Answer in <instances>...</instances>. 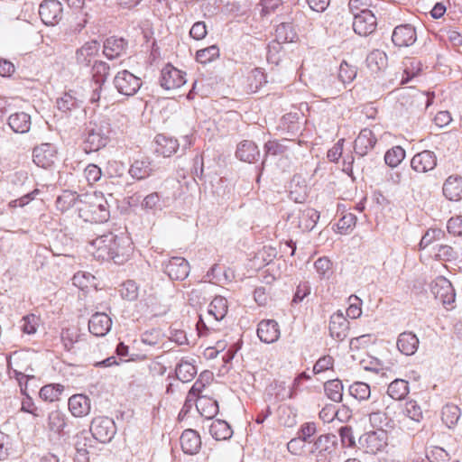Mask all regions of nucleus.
I'll list each match as a JSON object with an SVG mask.
<instances>
[{
    "label": "nucleus",
    "instance_id": "1",
    "mask_svg": "<svg viewBox=\"0 0 462 462\" xmlns=\"http://www.w3.org/2000/svg\"><path fill=\"white\" fill-rule=\"evenodd\" d=\"M112 133L111 119L108 116H98L90 120L84 132V151L89 153L106 147Z\"/></svg>",
    "mask_w": 462,
    "mask_h": 462
},
{
    "label": "nucleus",
    "instance_id": "2",
    "mask_svg": "<svg viewBox=\"0 0 462 462\" xmlns=\"http://www.w3.org/2000/svg\"><path fill=\"white\" fill-rule=\"evenodd\" d=\"M79 216L86 222L104 223L109 219L110 211L102 193L82 194L78 206Z\"/></svg>",
    "mask_w": 462,
    "mask_h": 462
},
{
    "label": "nucleus",
    "instance_id": "3",
    "mask_svg": "<svg viewBox=\"0 0 462 462\" xmlns=\"http://www.w3.org/2000/svg\"><path fill=\"white\" fill-rule=\"evenodd\" d=\"M113 84L119 94L132 97L138 92L143 81L129 70L123 69L116 74Z\"/></svg>",
    "mask_w": 462,
    "mask_h": 462
},
{
    "label": "nucleus",
    "instance_id": "4",
    "mask_svg": "<svg viewBox=\"0 0 462 462\" xmlns=\"http://www.w3.org/2000/svg\"><path fill=\"white\" fill-rule=\"evenodd\" d=\"M431 291L435 299L439 300L445 309L453 310L455 308V289L447 278L443 276L438 277L431 286Z\"/></svg>",
    "mask_w": 462,
    "mask_h": 462
},
{
    "label": "nucleus",
    "instance_id": "5",
    "mask_svg": "<svg viewBox=\"0 0 462 462\" xmlns=\"http://www.w3.org/2000/svg\"><path fill=\"white\" fill-rule=\"evenodd\" d=\"M359 443L366 453L376 454L387 447L388 433L383 429L366 432L360 437Z\"/></svg>",
    "mask_w": 462,
    "mask_h": 462
},
{
    "label": "nucleus",
    "instance_id": "6",
    "mask_svg": "<svg viewBox=\"0 0 462 462\" xmlns=\"http://www.w3.org/2000/svg\"><path fill=\"white\" fill-rule=\"evenodd\" d=\"M90 431L97 441L106 443L114 438L116 432V424L108 417H97L91 421Z\"/></svg>",
    "mask_w": 462,
    "mask_h": 462
},
{
    "label": "nucleus",
    "instance_id": "7",
    "mask_svg": "<svg viewBox=\"0 0 462 462\" xmlns=\"http://www.w3.org/2000/svg\"><path fill=\"white\" fill-rule=\"evenodd\" d=\"M39 15L46 25L54 26L58 24L63 17L61 3L58 0H43L39 6Z\"/></svg>",
    "mask_w": 462,
    "mask_h": 462
},
{
    "label": "nucleus",
    "instance_id": "8",
    "mask_svg": "<svg viewBox=\"0 0 462 462\" xmlns=\"http://www.w3.org/2000/svg\"><path fill=\"white\" fill-rule=\"evenodd\" d=\"M112 239H114L113 233H107L96 237L88 242L87 247L88 251L97 260L110 261L111 258V246H109Z\"/></svg>",
    "mask_w": 462,
    "mask_h": 462
},
{
    "label": "nucleus",
    "instance_id": "9",
    "mask_svg": "<svg viewBox=\"0 0 462 462\" xmlns=\"http://www.w3.org/2000/svg\"><path fill=\"white\" fill-rule=\"evenodd\" d=\"M57 160V148L50 143H41L32 150L33 162L43 169L51 168Z\"/></svg>",
    "mask_w": 462,
    "mask_h": 462
},
{
    "label": "nucleus",
    "instance_id": "10",
    "mask_svg": "<svg viewBox=\"0 0 462 462\" xmlns=\"http://www.w3.org/2000/svg\"><path fill=\"white\" fill-rule=\"evenodd\" d=\"M162 265L164 273L172 281H182L186 279L189 273V264L183 257H171Z\"/></svg>",
    "mask_w": 462,
    "mask_h": 462
},
{
    "label": "nucleus",
    "instance_id": "11",
    "mask_svg": "<svg viewBox=\"0 0 462 462\" xmlns=\"http://www.w3.org/2000/svg\"><path fill=\"white\" fill-rule=\"evenodd\" d=\"M160 83L167 90L178 88L186 83L185 73L167 64L161 71Z\"/></svg>",
    "mask_w": 462,
    "mask_h": 462
},
{
    "label": "nucleus",
    "instance_id": "12",
    "mask_svg": "<svg viewBox=\"0 0 462 462\" xmlns=\"http://www.w3.org/2000/svg\"><path fill=\"white\" fill-rule=\"evenodd\" d=\"M109 246H111L110 252L111 258L116 264H123L126 262L132 253V246L129 239L125 236H117L114 235V239H112Z\"/></svg>",
    "mask_w": 462,
    "mask_h": 462
},
{
    "label": "nucleus",
    "instance_id": "13",
    "mask_svg": "<svg viewBox=\"0 0 462 462\" xmlns=\"http://www.w3.org/2000/svg\"><path fill=\"white\" fill-rule=\"evenodd\" d=\"M353 30L360 36H368L376 29L377 22L376 17L370 12H362L353 15Z\"/></svg>",
    "mask_w": 462,
    "mask_h": 462
},
{
    "label": "nucleus",
    "instance_id": "14",
    "mask_svg": "<svg viewBox=\"0 0 462 462\" xmlns=\"http://www.w3.org/2000/svg\"><path fill=\"white\" fill-rule=\"evenodd\" d=\"M416 40L415 27L409 23L396 26L392 34V42L397 47L411 46Z\"/></svg>",
    "mask_w": 462,
    "mask_h": 462
},
{
    "label": "nucleus",
    "instance_id": "15",
    "mask_svg": "<svg viewBox=\"0 0 462 462\" xmlns=\"http://www.w3.org/2000/svg\"><path fill=\"white\" fill-rule=\"evenodd\" d=\"M256 334L262 342L265 344L274 343L281 336L280 326L274 319H263L257 325Z\"/></svg>",
    "mask_w": 462,
    "mask_h": 462
},
{
    "label": "nucleus",
    "instance_id": "16",
    "mask_svg": "<svg viewBox=\"0 0 462 462\" xmlns=\"http://www.w3.org/2000/svg\"><path fill=\"white\" fill-rule=\"evenodd\" d=\"M437 166V156L434 152L424 150L416 153L411 160V167L419 173L432 171Z\"/></svg>",
    "mask_w": 462,
    "mask_h": 462
},
{
    "label": "nucleus",
    "instance_id": "17",
    "mask_svg": "<svg viewBox=\"0 0 462 462\" xmlns=\"http://www.w3.org/2000/svg\"><path fill=\"white\" fill-rule=\"evenodd\" d=\"M100 44L96 40H91L85 42L80 48L77 49L75 52V60L77 65L79 67H90L92 60L98 54Z\"/></svg>",
    "mask_w": 462,
    "mask_h": 462
},
{
    "label": "nucleus",
    "instance_id": "18",
    "mask_svg": "<svg viewBox=\"0 0 462 462\" xmlns=\"http://www.w3.org/2000/svg\"><path fill=\"white\" fill-rule=\"evenodd\" d=\"M328 328L331 337L338 342H342L348 335L349 321L343 313L338 310L330 317Z\"/></svg>",
    "mask_w": 462,
    "mask_h": 462
},
{
    "label": "nucleus",
    "instance_id": "19",
    "mask_svg": "<svg viewBox=\"0 0 462 462\" xmlns=\"http://www.w3.org/2000/svg\"><path fill=\"white\" fill-rule=\"evenodd\" d=\"M128 42L120 37L111 36L103 44V53L108 60L117 59L126 53Z\"/></svg>",
    "mask_w": 462,
    "mask_h": 462
},
{
    "label": "nucleus",
    "instance_id": "20",
    "mask_svg": "<svg viewBox=\"0 0 462 462\" xmlns=\"http://www.w3.org/2000/svg\"><path fill=\"white\" fill-rule=\"evenodd\" d=\"M112 319L104 312H96L88 320V330L96 337H104L111 329Z\"/></svg>",
    "mask_w": 462,
    "mask_h": 462
},
{
    "label": "nucleus",
    "instance_id": "21",
    "mask_svg": "<svg viewBox=\"0 0 462 462\" xmlns=\"http://www.w3.org/2000/svg\"><path fill=\"white\" fill-rule=\"evenodd\" d=\"M376 142L377 139L370 129H362L354 143L356 154L364 157L374 147Z\"/></svg>",
    "mask_w": 462,
    "mask_h": 462
},
{
    "label": "nucleus",
    "instance_id": "22",
    "mask_svg": "<svg viewBox=\"0 0 462 462\" xmlns=\"http://www.w3.org/2000/svg\"><path fill=\"white\" fill-rule=\"evenodd\" d=\"M68 406L74 417L80 418L90 412L91 401L87 395L77 393L69 397Z\"/></svg>",
    "mask_w": 462,
    "mask_h": 462
},
{
    "label": "nucleus",
    "instance_id": "23",
    "mask_svg": "<svg viewBox=\"0 0 462 462\" xmlns=\"http://www.w3.org/2000/svg\"><path fill=\"white\" fill-rule=\"evenodd\" d=\"M180 441L182 451L189 455L197 454L201 448L199 434L191 429L185 430L182 432Z\"/></svg>",
    "mask_w": 462,
    "mask_h": 462
},
{
    "label": "nucleus",
    "instance_id": "24",
    "mask_svg": "<svg viewBox=\"0 0 462 462\" xmlns=\"http://www.w3.org/2000/svg\"><path fill=\"white\" fill-rule=\"evenodd\" d=\"M442 192L448 200H460L462 199V177L457 174L448 177L444 181Z\"/></svg>",
    "mask_w": 462,
    "mask_h": 462
},
{
    "label": "nucleus",
    "instance_id": "25",
    "mask_svg": "<svg viewBox=\"0 0 462 462\" xmlns=\"http://www.w3.org/2000/svg\"><path fill=\"white\" fill-rule=\"evenodd\" d=\"M236 156L242 162L253 163L259 159L260 151L253 141L244 140L237 144Z\"/></svg>",
    "mask_w": 462,
    "mask_h": 462
},
{
    "label": "nucleus",
    "instance_id": "26",
    "mask_svg": "<svg viewBox=\"0 0 462 462\" xmlns=\"http://www.w3.org/2000/svg\"><path fill=\"white\" fill-rule=\"evenodd\" d=\"M396 345L402 354L412 356L419 347V338L414 333L405 331L399 335Z\"/></svg>",
    "mask_w": 462,
    "mask_h": 462
},
{
    "label": "nucleus",
    "instance_id": "27",
    "mask_svg": "<svg viewBox=\"0 0 462 462\" xmlns=\"http://www.w3.org/2000/svg\"><path fill=\"white\" fill-rule=\"evenodd\" d=\"M152 171V161L147 157H143L134 161L128 173L133 179L142 180L151 176Z\"/></svg>",
    "mask_w": 462,
    "mask_h": 462
},
{
    "label": "nucleus",
    "instance_id": "28",
    "mask_svg": "<svg viewBox=\"0 0 462 462\" xmlns=\"http://www.w3.org/2000/svg\"><path fill=\"white\" fill-rule=\"evenodd\" d=\"M337 438L334 434L320 435L314 441L312 453L318 452L317 457H326L331 454L337 445Z\"/></svg>",
    "mask_w": 462,
    "mask_h": 462
},
{
    "label": "nucleus",
    "instance_id": "29",
    "mask_svg": "<svg viewBox=\"0 0 462 462\" xmlns=\"http://www.w3.org/2000/svg\"><path fill=\"white\" fill-rule=\"evenodd\" d=\"M7 123L14 133L25 134L31 128V116L25 112H16L9 116Z\"/></svg>",
    "mask_w": 462,
    "mask_h": 462
},
{
    "label": "nucleus",
    "instance_id": "30",
    "mask_svg": "<svg viewBox=\"0 0 462 462\" xmlns=\"http://www.w3.org/2000/svg\"><path fill=\"white\" fill-rule=\"evenodd\" d=\"M319 219V213L314 208H306L300 209L298 213V227L301 231H310L317 225Z\"/></svg>",
    "mask_w": 462,
    "mask_h": 462
},
{
    "label": "nucleus",
    "instance_id": "31",
    "mask_svg": "<svg viewBox=\"0 0 462 462\" xmlns=\"http://www.w3.org/2000/svg\"><path fill=\"white\" fill-rule=\"evenodd\" d=\"M157 153L162 154L164 157H170L177 152L180 147V143L177 139L168 137L164 134H158L155 137Z\"/></svg>",
    "mask_w": 462,
    "mask_h": 462
},
{
    "label": "nucleus",
    "instance_id": "32",
    "mask_svg": "<svg viewBox=\"0 0 462 462\" xmlns=\"http://www.w3.org/2000/svg\"><path fill=\"white\" fill-rule=\"evenodd\" d=\"M227 300L222 296H216L208 307V315L214 320H222L227 313Z\"/></svg>",
    "mask_w": 462,
    "mask_h": 462
},
{
    "label": "nucleus",
    "instance_id": "33",
    "mask_svg": "<svg viewBox=\"0 0 462 462\" xmlns=\"http://www.w3.org/2000/svg\"><path fill=\"white\" fill-rule=\"evenodd\" d=\"M365 61L372 72H378L386 68L388 58L384 51L376 49L367 55Z\"/></svg>",
    "mask_w": 462,
    "mask_h": 462
},
{
    "label": "nucleus",
    "instance_id": "34",
    "mask_svg": "<svg viewBox=\"0 0 462 462\" xmlns=\"http://www.w3.org/2000/svg\"><path fill=\"white\" fill-rule=\"evenodd\" d=\"M196 407L200 415L208 420L213 419L218 413V403L211 398L199 397Z\"/></svg>",
    "mask_w": 462,
    "mask_h": 462
},
{
    "label": "nucleus",
    "instance_id": "35",
    "mask_svg": "<svg viewBox=\"0 0 462 462\" xmlns=\"http://www.w3.org/2000/svg\"><path fill=\"white\" fill-rule=\"evenodd\" d=\"M57 107L63 113H69L79 109L82 106V101L77 98L73 91L64 93L62 97L57 99Z\"/></svg>",
    "mask_w": 462,
    "mask_h": 462
},
{
    "label": "nucleus",
    "instance_id": "36",
    "mask_svg": "<svg viewBox=\"0 0 462 462\" xmlns=\"http://www.w3.org/2000/svg\"><path fill=\"white\" fill-rule=\"evenodd\" d=\"M209 432L216 440L228 439L233 434L230 425L223 420H214L209 427Z\"/></svg>",
    "mask_w": 462,
    "mask_h": 462
},
{
    "label": "nucleus",
    "instance_id": "37",
    "mask_svg": "<svg viewBox=\"0 0 462 462\" xmlns=\"http://www.w3.org/2000/svg\"><path fill=\"white\" fill-rule=\"evenodd\" d=\"M197 372L193 363L184 358L180 361L175 369L176 377L183 383L193 380Z\"/></svg>",
    "mask_w": 462,
    "mask_h": 462
},
{
    "label": "nucleus",
    "instance_id": "38",
    "mask_svg": "<svg viewBox=\"0 0 462 462\" xmlns=\"http://www.w3.org/2000/svg\"><path fill=\"white\" fill-rule=\"evenodd\" d=\"M344 386L339 379L328 380L324 383L325 395L335 402L343 401Z\"/></svg>",
    "mask_w": 462,
    "mask_h": 462
},
{
    "label": "nucleus",
    "instance_id": "39",
    "mask_svg": "<svg viewBox=\"0 0 462 462\" xmlns=\"http://www.w3.org/2000/svg\"><path fill=\"white\" fill-rule=\"evenodd\" d=\"M110 66L103 60H95L91 65V77L95 84L104 85L106 82Z\"/></svg>",
    "mask_w": 462,
    "mask_h": 462
},
{
    "label": "nucleus",
    "instance_id": "40",
    "mask_svg": "<svg viewBox=\"0 0 462 462\" xmlns=\"http://www.w3.org/2000/svg\"><path fill=\"white\" fill-rule=\"evenodd\" d=\"M269 393L274 396V399L277 402H282L286 399H291L295 397V393L292 389L286 385L285 382H273L269 386Z\"/></svg>",
    "mask_w": 462,
    "mask_h": 462
},
{
    "label": "nucleus",
    "instance_id": "41",
    "mask_svg": "<svg viewBox=\"0 0 462 462\" xmlns=\"http://www.w3.org/2000/svg\"><path fill=\"white\" fill-rule=\"evenodd\" d=\"M81 195L70 190H64L56 199V208L61 212H65L77 203L79 205Z\"/></svg>",
    "mask_w": 462,
    "mask_h": 462
},
{
    "label": "nucleus",
    "instance_id": "42",
    "mask_svg": "<svg viewBox=\"0 0 462 462\" xmlns=\"http://www.w3.org/2000/svg\"><path fill=\"white\" fill-rule=\"evenodd\" d=\"M290 199L296 203H303L307 197V185L300 178L294 177L291 183Z\"/></svg>",
    "mask_w": 462,
    "mask_h": 462
},
{
    "label": "nucleus",
    "instance_id": "43",
    "mask_svg": "<svg viewBox=\"0 0 462 462\" xmlns=\"http://www.w3.org/2000/svg\"><path fill=\"white\" fill-rule=\"evenodd\" d=\"M409 393V383L403 379H395L387 389V394L393 400H402Z\"/></svg>",
    "mask_w": 462,
    "mask_h": 462
},
{
    "label": "nucleus",
    "instance_id": "44",
    "mask_svg": "<svg viewBox=\"0 0 462 462\" xmlns=\"http://www.w3.org/2000/svg\"><path fill=\"white\" fill-rule=\"evenodd\" d=\"M266 76L263 70L260 68L252 69L247 77V88L250 92H257L265 83Z\"/></svg>",
    "mask_w": 462,
    "mask_h": 462
},
{
    "label": "nucleus",
    "instance_id": "45",
    "mask_svg": "<svg viewBox=\"0 0 462 462\" xmlns=\"http://www.w3.org/2000/svg\"><path fill=\"white\" fill-rule=\"evenodd\" d=\"M63 391L64 386L60 383L46 384L41 388L39 396L45 402H53L60 399Z\"/></svg>",
    "mask_w": 462,
    "mask_h": 462
},
{
    "label": "nucleus",
    "instance_id": "46",
    "mask_svg": "<svg viewBox=\"0 0 462 462\" xmlns=\"http://www.w3.org/2000/svg\"><path fill=\"white\" fill-rule=\"evenodd\" d=\"M461 411L458 406L455 404H447L442 408V421L449 428H453L458 421Z\"/></svg>",
    "mask_w": 462,
    "mask_h": 462
},
{
    "label": "nucleus",
    "instance_id": "47",
    "mask_svg": "<svg viewBox=\"0 0 462 462\" xmlns=\"http://www.w3.org/2000/svg\"><path fill=\"white\" fill-rule=\"evenodd\" d=\"M49 428L51 431H54L56 433H59V434H63L64 433V429L67 425V418H66V415L59 411V410H55V411H52L50 414H49Z\"/></svg>",
    "mask_w": 462,
    "mask_h": 462
},
{
    "label": "nucleus",
    "instance_id": "48",
    "mask_svg": "<svg viewBox=\"0 0 462 462\" xmlns=\"http://www.w3.org/2000/svg\"><path fill=\"white\" fill-rule=\"evenodd\" d=\"M349 394L358 402L366 401L371 396L369 384L364 382H355L348 388Z\"/></svg>",
    "mask_w": 462,
    "mask_h": 462
},
{
    "label": "nucleus",
    "instance_id": "49",
    "mask_svg": "<svg viewBox=\"0 0 462 462\" xmlns=\"http://www.w3.org/2000/svg\"><path fill=\"white\" fill-rule=\"evenodd\" d=\"M292 140L283 139L282 141H268L264 144L265 156L267 155H282L290 149L289 143H291Z\"/></svg>",
    "mask_w": 462,
    "mask_h": 462
},
{
    "label": "nucleus",
    "instance_id": "50",
    "mask_svg": "<svg viewBox=\"0 0 462 462\" xmlns=\"http://www.w3.org/2000/svg\"><path fill=\"white\" fill-rule=\"evenodd\" d=\"M296 34L290 23H282L275 29V42L278 44L291 42Z\"/></svg>",
    "mask_w": 462,
    "mask_h": 462
},
{
    "label": "nucleus",
    "instance_id": "51",
    "mask_svg": "<svg viewBox=\"0 0 462 462\" xmlns=\"http://www.w3.org/2000/svg\"><path fill=\"white\" fill-rule=\"evenodd\" d=\"M404 158L405 150L402 147L396 145L385 152L384 162L388 166L395 168L403 161Z\"/></svg>",
    "mask_w": 462,
    "mask_h": 462
},
{
    "label": "nucleus",
    "instance_id": "52",
    "mask_svg": "<svg viewBox=\"0 0 462 462\" xmlns=\"http://www.w3.org/2000/svg\"><path fill=\"white\" fill-rule=\"evenodd\" d=\"M218 57L219 48L217 45L208 46L196 52V60L201 64L211 62Z\"/></svg>",
    "mask_w": 462,
    "mask_h": 462
},
{
    "label": "nucleus",
    "instance_id": "53",
    "mask_svg": "<svg viewBox=\"0 0 462 462\" xmlns=\"http://www.w3.org/2000/svg\"><path fill=\"white\" fill-rule=\"evenodd\" d=\"M120 294L123 299L133 301L138 298L139 287L133 280H127L121 284Z\"/></svg>",
    "mask_w": 462,
    "mask_h": 462
},
{
    "label": "nucleus",
    "instance_id": "54",
    "mask_svg": "<svg viewBox=\"0 0 462 462\" xmlns=\"http://www.w3.org/2000/svg\"><path fill=\"white\" fill-rule=\"evenodd\" d=\"M40 319L34 314H29L22 318L20 321V328L23 333L27 335H33L36 333L39 327Z\"/></svg>",
    "mask_w": 462,
    "mask_h": 462
},
{
    "label": "nucleus",
    "instance_id": "55",
    "mask_svg": "<svg viewBox=\"0 0 462 462\" xmlns=\"http://www.w3.org/2000/svg\"><path fill=\"white\" fill-rule=\"evenodd\" d=\"M23 359V355L18 352H14L10 356H7V373L12 377H16L19 375V372L22 370L23 366L19 364L20 361Z\"/></svg>",
    "mask_w": 462,
    "mask_h": 462
},
{
    "label": "nucleus",
    "instance_id": "56",
    "mask_svg": "<svg viewBox=\"0 0 462 462\" xmlns=\"http://www.w3.org/2000/svg\"><path fill=\"white\" fill-rule=\"evenodd\" d=\"M314 267L320 279H328L332 273V263L328 257H319L314 263Z\"/></svg>",
    "mask_w": 462,
    "mask_h": 462
},
{
    "label": "nucleus",
    "instance_id": "57",
    "mask_svg": "<svg viewBox=\"0 0 462 462\" xmlns=\"http://www.w3.org/2000/svg\"><path fill=\"white\" fill-rule=\"evenodd\" d=\"M434 257L439 261H451L457 258V252L448 245H439L433 247Z\"/></svg>",
    "mask_w": 462,
    "mask_h": 462
},
{
    "label": "nucleus",
    "instance_id": "58",
    "mask_svg": "<svg viewBox=\"0 0 462 462\" xmlns=\"http://www.w3.org/2000/svg\"><path fill=\"white\" fill-rule=\"evenodd\" d=\"M319 419L325 423H328L337 419L343 421L344 419L340 417V410H337L334 404H326L319 413Z\"/></svg>",
    "mask_w": 462,
    "mask_h": 462
},
{
    "label": "nucleus",
    "instance_id": "59",
    "mask_svg": "<svg viewBox=\"0 0 462 462\" xmlns=\"http://www.w3.org/2000/svg\"><path fill=\"white\" fill-rule=\"evenodd\" d=\"M356 76V69L346 61H343L339 66L338 79L344 84L350 83Z\"/></svg>",
    "mask_w": 462,
    "mask_h": 462
},
{
    "label": "nucleus",
    "instance_id": "60",
    "mask_svg": "<svg viewBox=\"0 0 462 462\" xmlns=\"http://www.w3.org/2000/svg\"><path fill=\"white\" fill-rule=\"evenodd\" d=\"M375 0H349L348 8L353 15L370 12L369 7L374 5Z\"/></svg>",
    "mask_w": 462,
    "mask_h": 462
},
{
    "label": "nucleus",
    "instance_id": "61",
    "mask_svg": "<svg viewBox=\"0 0 462 462\" xmlns=\"http://www.w3.org/2000/svg\"><path fill=\"white\" fill-rule=\"evenodd\" d=\"M427 458L430 462H448L449 456L444 448L436 446L427 451Z\"/></svg>",
    "mask_w": 462,
    "mask_h": 462
},
{
    "label": "nucleus",
    "instance_id": "62",
    "mask_svg": "<svg viewBox=\"0 0 462 462\" xmlns=\"http://www.w3.org/2000/svg\"><path fill=\"white\" fill-rule=\"evenodd\" d=\"M349 307L346 310V316L351 319H357L362 314L361 303L362 300L356 295H351L348 298Z\"/></svg>",
    "mask_w": 462,
    "mask_h": 462
},
{
    "label": "nucleus",
    "instance_id": "63",
    "mask_svg": "<svg viewBox=\"0 0 462 462\" xmlns=\"http://www.w3.org/2000/svg\"><path fill=\"white\" fill-rule=\"evenodd\" d=\"M162 340V333L160 329L152 328L147 330L141 335L142 343L148 346H156Z\"/></svg>",
    "mask_w": 462,
    "mask_h": 462
},
{
    "label": "nucleus",
    "instance_id": "64",
    "mask_svg": "<svg viewBox=\"0 0 462 462\" xmlns=\"http://www.w3.org/2000/svg\"><path fill=\"white\" fill-rule=\"evenodd\" d=\"M405 414L414 421H420L422 418V411L420 406L415 401H409L405 404Z\"/></svg>",
    "mask_w": 462,
    "mask_h": 462
}]
</instances>
